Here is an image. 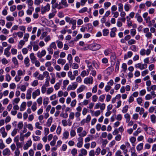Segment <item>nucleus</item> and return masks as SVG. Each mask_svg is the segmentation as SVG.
<instances>
[{"mask_svg":"<svg viewBox=\"0 0 156 156\" xmlns=\"http://www.w3.org/2000/svg\"><path fill=\"white\" fill-rule=\"evenodd\" d=\"M101 47L100 44L96 43L89 44L87 46V48L93 51L98 50L100 49Z\"/></svg>","mask_w":156,"mask_h":156,"instance_id":"1","label":"nucleus"},{"mask_svg":"<svg viewBox=\"0 0 156 156\" xmlns=\"http://www.w3.org/2000/svg\"><path fill=\"white\" fill-rule=\"evenodd\" d=\"M134 66L136 69H139L140 70H143L146 69L147 68V65L146 64L138 63L135 64Z\"/></svg>","mask_w":156,"mask_h":156,"instance_id":"2","label":"nucleus"},{"mask_svg":"<svg viewBox=\"0 0 156 156\" xmlns=\"http://www.w3.org/2000/svg\"><path fill=\"white\" fill-rule=\"evenodd\" d=\"M93 82V78L92 76L87 77L84 80V83L86 84H92Z\"/></svg>","mask_w":156,"mask_h":156,"instance_id":"3","label":"nucleus"},{"mask_svg":"<svg viewBox=\"0 0 156 156\" xmlns=\"http://www.w3.org/2000/svg\"><path fill=\"white\" fill-rule=\"evenodd\" d=\"M50 9V5L49 4L47 3L46 6L41 8V12L42 14H43L46 12L49 11Z\"/></svg>","mask_w":156,"mask_h":156,"instance_id":"4","label":"nucleus"},{"mask_svg":"<svg viewBox=\"0 0 156 156\" xmlns=\"http://www.w3.org/2000/svg\"><path fill=\"white\" fill-rule=\"evenodd\" d=\"M77 86V84L76 83H72V85H69L67 89V90L69 91L71 90H74L75 89Z\"/></svg>","mask_w":156,"mask_h":156,"instance_id":"5","label":"nucleus"},{"mask_svg":"<svg viewBox=\"0 0 156 156\" xmlns=\"http://www.w3.org/2000/svg\"><path fill=\"white\" fill-rule=\"evenodd\" d=\"M46 51L45 50H43L40 52L38 51L37 54V57L40 58H41L42 57L45 56L46 54Z\"/></svg>","mask_w":156,"mask_h":156,"instance_id":"6","label":"nucleus"},{"mask_svg":"<svg viewBox=\"0 0 156 156\" xmlns=\"http://www.w3.org/2000/svg\"><path fill=\"white\" fill-rule=\"evenodd\" d=\"M33 91V89L32 88H29L27 91L26 94V98L27 100H29L31 99V92Z\"/></svg>","mask_w":156,"mask_h":156,"instance_id":"7","label":"nucleus"},{"mask_svg":"<svg viewBox=\"0 0 156 156\" xmlns=\"http://www.w3.org/2000/svg\"><path fill=\"white\" fill-rule=\"evenodd\" d=\"M114 69V68L113 66L108 67L105 71V72L108 75H109L112 73Z\"/></svg>","mask_w":156,"mask_h":156,"instance_id":"8","label":"nucleus"},{"mask_svg":"<svg viewBox=\"0 0 156 156\" xmlns=\"http://www.w3.org/2000/svg\"><path fill=\"white\" fill-rule=\"evenodd\" d=\"M10 153V151L8 148H5L2 151V154L4 156H9Z\"/></svg>","mask_w":156,"mask_h":156,"instance_id":"9","label":"nucleus"},{"mask_svg":"<svg viewBox=\"0 0 156 156\" xmlns=\"http://www.w3.org/2000/svg\"><path fill=\"white\" fill-rule=\"evenodd\" d=\"M135 18L137 19V20L139 23H142L143 21V19L140 14L138 13L136 14Z\"/></svg>","mask_w":156,"mask_h":156,"instance_id":"10","label":"nucleus"},{"mask_svg":"<svg viewBox=\"0 0 156 156\" xmlns=\"http://www.w3.org/2000/svg\"><path fill=\"white\" fill-rule=\"evenodd\" d=\"M116 31V27H113L111 29V31L110 33V35L111 37H115V32Z\"/></svg>","mask_w":156,"mask_h":156,"instance_id":"11","label":"nucleus"},{"mask_svg":"<svg viewBox=\"0 0 156 156\" xmlns=\"http://www.w3.org/2000/svg\"><path fill=\"white\" fill-rule=\"evenodd\" d=\"M32 143V141L30 140L28 141L24 145L23 149L24 150L27 149L28 147L31 145Z\"/></svg>","mask_w":156,"mask_h":156,"instance_id":"12","label":"nucleus"},{"mask_svg":"<svg viewBox=\"0 0 156 156\" xmlns=\"http://www.w3.org/2000/svg\"><path fill=\"white\" fill-rule=\"evenodd\" d=\"M87 87L84 85H82L77 89V92L78 93H80L83 91L84 90L87 89Z\"/></svg>","mask_w":156,"mask_h":156,"instance_id":"13","label":"nucleus"},{"mask_svg":"<svg viewBox=\"0 0 156 156\" xmlns=\"http://www.w3.org/2000/svg\"><path fill=\"white\" fill-rule=\"evenodd\" d=\"M40 91L39 89H37L34 92L32 93V97L34 99H35L37 96H38L40 94Z\"/></svg>","mask_w":156,"mask_h":156,"instance_id":"14","label":"nucleus"},{"mask_svg":"<svg viewBox=\"0 0 156 156\" xmlns=\"http://www.w3.org/2000/svg\"><path fill=\"white\" fill-rule=\"evenodd\" d=\"M62 83V80H59L58 82L57 83L54 85V87L56 90H58L61 85Z\"/></svg>","mask_w":156,"mask_h":156,"instance_id":"15","label":"nucleus"},{"mask_svg":"<svg viewBox=\"0 0 156 156\" xmlns=\"http://www.w3.org/2000/svg\"><path fill=\"white\" fill-rule=\"evenodd\" d=\"M155 131L154 129L151 127H149L148 128V130L147 133L150 135L152 136H154L155 135Z\"/></svg>","mask_w":156,"mask_h":156,"instance_id":"16","label":"nucleus"},{"mask_svg":"<svg viewBox=\"0 0 156 156\" xmlns=\"http://www.w3.org/2000/svg\"><path fill=\"white\" fill-rule=\"evenodd\" d=\"M67 75L71 80H73L75 79V77L73 74L72 72L71 71H69L68 72Z\"/></svg>","mask_w":156,"mask_h":156,"instance_id":"17","label":"nucleus"},{"mask_svg":"<svg viewBox=\"0 0 156 156\" xmlns=\"http://www.w3.org/2000/svg\"><path fill=\"white\" fill-rule=\"evenodd\" d=\"M85 62L87 64L88 69L91 70L93 69L94 68L92 66V63L91 62L88 60H85Z\"/></svg>","mask_w":156,"mask_h":156,"instance_id":"18","label":"nucleus"},{"mask_svg":"<svg viewBox=\"0 0 156 156\" xmlns=\"http://www.w3.org/2000/svg\"><path fill=\"white\" fill-rule=\"evenodd\" d=\"M26 105V103L25 102H23L20 107V111H24L25 109Z\"/></svg>","mask_w":156,"mask_h":156,"instance_id":"19","label":"nucleus"},{"mask_svg":"<svg viewBox=\"0 0 156 156\" xmlns=\"http://www.w3.org/2000/svg\"><path fill=\"white\" fill-rule=\"evenodd\" d=\"M34 10V8L32 6L29 7V9L27 11V13L28 15H31Z\"/></svg>","mask_w":156,"mask_h":156,"instance_id":"20","label":"nucleus"},{"mask_svg":"<svg viewBox=\"0 0 156 156\" xmlns=\"http://www.w3.org/2000/svg\"><path fill=\"white\" fill-rule=\"evenodd\" d=\"M29 62L30 59L28 57H26L25 58L24 62L26 67H28L30 66V64Z\"/></svg>","mask_w":156,"mask_h":156,"instance_id":"21","label":"nucleus"},{"mask_svg":"<svg viewBox=\"0 0 156 156\" xmlns=\"http://www.w3.org/2000/svg\"><path fill=\"white\" fill-rule=\"evenodd\" d=\"M57 63L59 64L64 65L66 62V60L62 58H59L57 60Z\"/></svg>","mask_w":156,"mask_h":156,"instance_id":"22","label":"nucleus"},{"mask_svg":"<svg viewBox=\"0 0 156 156\" xmlns=\"http://www.w3.org/2000/svg\"><path fill=\"white\" fill-rule=\"evenodd\" d=\"M133 55V53L131 51H129L127 52V55H125L124 56V59H126L128 58H131Z\"/></svg>","mask_w":156,"mask_h":156,"instance_id":"23","label":"nucleus"},{"mask_svg":"<svg viewBox=\"0 0 156 156\" xmlns=\"http://www.w3.org/2000/svg\"><path fill=\"white\" fill-rule=\"evenodd\" d=\"M67 59L69 61V62L70 64V66H71V65H72V63L73 62V60L71 54H69L68 55Z\"/></svg>","mask_w":156,"mask_h":156,"instance_id":"24","label":"nucleus"},{"mask_svg":"<svg viewBox=\"0 0 156 156\" xmlns=\"http://www.w3.org/2000/svg\"><path fill=\"white\" fill-rule=\"evenodd\" d=\"M69 136V133L68 131H65L63 134V137L62 139H67L68 138Z\"/></svg>","mask_w":156,"mask_h":156,"instance_id":"25","label":"nucleus"},{"mask_svg":"<svg viewBox=\"0 0 156 156\" xmlns=\"http://www.w3.org/2000/svg\"><path fill=\"white\" fill-rule=\"evenodd\" d=\"M30 57L32 62L37 59V58L34 55V53H32L30 54Z\"/></svg>","mask_w":156,"mask_h":156,"instance_id":"26","label":"nucleus"},{"mask_svg":"<svg viewBox=\"0 0 156 156\" xmlns=\"http://www.w3.org/2000/svg\"><path fill=\"white\" fill-rule=\"evenodd\" d=\"M124 117L126 119V122L127 123L129 122L130 119V116L129 114L127 113L124 115Z\"/></svg>","mask_w":156,"mask_h":156,"instance_id":"27","label":"nucleus"},{"mask_svg":"<svg viewBox=\"0 0 156 156\" xmlns=\"http://www.w3.org/2000/svg\"><path fill=\"white\" fill-rule=\"evenodd\" d=\"M130 49L134 52H136L138 51V48L135 45H133L130 46Z\"/></svg>","mask_w":156,"mask_h":156,"instance_id":"28","label":"nucleus"},{"mask_svg":"<svg viewBox=\"0 0 156 156\" xmlns=\"http://www.w3.org/2000/svg\"><path fill=\"white\" fill-rule=\"evenodd\" d=\"M56 43H57L58 47L59 48H62L63 46V44L62 42L58 40L56 41Z\"/></svg>","mask_w":156,"mask_h":156,"instance_id":"29","label":"nucleus"},{"mask_svg":"<svg viewBox=\"0 0 156 156\" xmlns=\"http://www.w3.org/2000/svg\"><path fill=\"white\" fill-rule=\"evenodd\" d=\"M52 119L53 118L52 117H50L48 119L46 123L47 126L49 127L51 125L52 122Z\"/></svg>","mask_w":156,"mask_h":156,"instance_id":"30","label":"nucleus"},{"mask_svg":"<svg viewBox=\"0 0 156 156\" xmlns=\"http://www.w3.org/2000/svg\"><path fill=\"white\" fill-rule=\"evenodd\" d=\"M150 118L151 122L154 123H155L156 122L155 115L154 114L152 115H151Z\"/></svg>","mask_w":156,"mask_h":156,"instance_id":"31","label":"nucleus"},{"mask_svg":"<svg viewBox=\"0 0 156 156\" xmlns=\"http://www.w3.org/2000/svg\"><path fill=\"white\" fill-rule=\"evenodd\" d=\"M17 75L21 76L22 75H24L25 73V71L24 70L23 71L22 70H18L17 72Z\"/></svg>","mask_w":156,"mask_h":156,"instance_id":"32","label":"nucleus"},{"mask_svg":"<svg viewBox=\"0 0 156 156\" xmlns=\"http://www.w3.org/2000/svg\"><path fill=\"white\" fill-rule=\"evenodd\" d=\"M4 55L6 56L7 57H9L11 55V53L9 52V50L5 49L4 52Z\"/></svg>","mask_w":156,"mask_h":156,"instance_id":"33","label":"nucleus"},{"mask_svg":"<svg viewBox=\"0 0 156 156\" xmlns=\"http://www.w3.org/2000/svg\"><path fill=\"white\" fill-rule=\"evenodd\" d=\"M87 27L88 31H91L93 29V27L92 24L90 23H89L87 24Z\"/></svg>","mask_w":156,"mask_h":156,"instance_id":"34","label":"nucleus"},{"mask_svg":"<svg viewBox=\"0 0 156 156\" xmlns=\"http://www.w3.org/2000/svg\"><path fill=\"white\" fill-rule=\"evenodd\" d=\"M69 83V81L68 80H66L63 81V87L65 89L66 87V86Z\"/></svg>","mask_w":156,"mask_h":156,"instance_id":"35","label":"nucleus"},{"mask_svg":"<svg viewBox=\"0 0 156 156\" xmlns=\"http://www.w3.org/2000/svg\"><path fill=\"white\" fill-rule=\"evenodd\" d=\"M26 3L27 4L28 7H29L33 5L34 2L32 0H27Z\"/></svg>","mask_w":156,"mask_h":156,"instance_id":"36","label":"nucleus"},{"mask_svg":"<svg viewBox=\"0 0 156 156\" xmlns=\"http://www.w3.org/2000/svg\"><path fill=\"white\" fill-rule=\"evenodd\" d=\"M103 34L104 36H107L108 35L109 31L108 29H104L103 30Z\"/></svg>","mask_w":156,"mask_h":156,"instance_id":"37","label":"nucleus"},{"mask_svg":"<svg viewBox=\"0 0 156 156\" xmlns=\"http://www.w3.org/2000/svg\"><path fill=\"white\" fill-rule=\"evenodd\" d=\"M20 99L19 98H15L12 101V103L13 105H15V104H17L20 101Z\"/></svg>","mask_w":156,"mask_h":156,"instance_id":"38","label":"nucleus"},{"mask_svg":"<svg viewBox=\"0 0 156 156\" xmlns=\"http://www.w3.org/2000/svg\"><path fill=\"white\" fill-rule=\"evenodd\" d=\"M33 64H34L35 66L37 67H39L40 66V63L38 60H37L36 59L34 62H32Z\"/></svg>","mask_w":156,"mask_h":156,"instance_id":"39","label":"nucleus"},{"mask_svg":"<svg viewBox=\"0 0 156 156\" xmlns=\"http://www.w3.org/2000/svg\"><path fill=\"white\" fill-rule=\"evenodd\" d=\"M6 19L7 21H13L14 20V17L10 15L7 16Z\"/></svg>","mask_w":156,"mask_h":156,"instance_id":"40","label":"nucleus"},{"mask_svg":"<svg viewBox=\"0 0 156 156\" xmlns=\"http://www.w3.org/2000/svg\"><path fill=\"white\" fill-rule=\"evenodd\" d=\"M143 144L141 143L139 144L136 147V149L137 150L140 151L141 150L143 147Z\"/></svg>","mask_w":156,"mask_h":156,"instance_id":"41","label":"nucleus"},{"mask_svg":"<svg viewBox=\"0 0 156 156\" xmlns=\"http://www.w3.org/2000/svg\"><path fill=\"white\" fill-rule=\"evenodd\" d=\"M118 10L119 12H122L123 10V5L121 3L118 4Z\"/></svg>","mask_w":156,"mask_h":156,"instance_id":"42","label":"nucleus"},{"mask_svg":"<svg viewBox=\"0 0 156 156\" xmlns=\"http://www.w3.org/2000/svg\"><path fill=\"white\" fill-rule=\"evenodd\" d=\"M92 64L93 66L96 69H98L99 68V65L95 60L93 61Z\"/></svg>","mask_w":156,"mask_h":156,"instance_id":"43","label":"nucleus"},{"mask_svg":"<svg viewBox=\"0 0 156 156\" xmlns=\"http://www.w3.org/2000/svg\"><path fill=\"white\" fill-rule=\"evenodd\" d=\"M136 41L133 39H131L128 42V44L130 45H132L136 44Z\"/></svg>","mask_w":156,"mask_h":156,"instance_id":"44","label":"nucleus"},{"mask_svg":"<svg viewBox=\"0 0 156 156\" xmlns=\"http://www.w3.org/2000/svg\"><path fill=\"white\" fill-rule=\"evenodd\" d=\"M60 52L59 50H58L54 51L53 54V57L55 58H57L58 57V55Z\"/></svg>","mask_w":156,"mask_h":156,"instance_id":"45","label":"nucleus"},{"mask_svg":"<svg viewBox=\"0 0 156 156\" xmlns=\"http://www.w3.org/2000/svg\"><path fill=\"white\" fill-rule=\"evenodd\" d=\"M49 47L52 48H53L54 49H56L57 48V47L55 42H52L50 45Z\"/></svg>","mask_w":156,"mask_h":156,"instance_id":"46","label":"nucleus"},{"mask_svg":"<svg viewBox=\"0 0 156 156\" xmlns=\"http://www.w3.org/2000/svg\"><path fill=\"white\" fill-rule=\"evenodd\" d=\"M71 153L73 156H75L77 153V150L76 148H73L71 150Z\"/></svg>","mask_w":156,"mask_h":156,"instance_id":"47","label":"nucleus"},{"mask_svg":"<svg viewBox=\"0 0 156 156\" xmlns=\"http://www.w3.org/2000/svg\"><path fill=\"white\" fill-rule=\"evenodd\" d=\"M61 117L63 118H66L68 116V115L67 112L64 113L63 112H62L60 115Z\"/></svg>","mask_w":156,"mask_h":156,"instance_id":"48","label":"nucleus"},{"mask_svg":"<svg viewBox=\"0 0 156 156\" xmlns=\"http://www.w3.org/2000/svg\"><path fill=\"white\" fill-rule=\"evenodd\" d=\"M120 65V63L119 61H117L115 64V71L116 72H117L119 70V66Z\"/></svg>","mask_w":156,"mask_h":156,"instance_id":"49","label":"nucleus"},{"mask_svg":"<svg viewBox=\"0 0 156 156\" xmlns=\"http://www.w3.org/2000/svg\"><path fill=\"white\" fill-rule=\"evenodd\" d=\"M145 36L147 39H151L152 38V34L151 32H149L146 34L145 35Z\"/></svg>","mask_w":156,"mask_h":156,"instance_id":"50","label":"nucleus"},{"mask_svg":"<svg viewBox=\"0 0 156 156\" xmlns=\"http://www.w3.org/2000/svg\"><path fill=\"white\" fill-rule=\"evenodd\" d=\"M33 49L34 51H36L38 50L39 48V47L38 45L35 44V43L33 44Z\"/></svg>","mask_w":156,"mask_h":156,"instance_id":"51","label":"nucleus"},{"mask_svg":"<svg viewBox=\"0 0 156 156\" xmlns=\"http://www.w3.org/2000/svg\"><path fill=\"white\" fill-rule=\"evenodd\" d=\"M26 127H27V128L29 129L31 131H32L33 130V127L32 125L31 124H27V123H26Z\"/></svg>","mask_w":156,"mask_h":156,"instance_id":"52","label":"nucleus"},{"mask_svg":"<svg viewBox=\"0 0 156 156\" xmlns=\"http://www.w3.org/2000/svg\"><path fill=\"white\" fill-rule=\"evenodd\" d=\"M122 152L120 150H117L115 154V156H123L122 154Z\"/></svg>","mask_w":156,"mask_h":156,"instance_id":"53","label":"nucleus"},{"mask_svg":"<svg viewBox=\"0 0 156 156\" xmlns=\"http://www.w3.org/2000/svg\"><path fill=\"white\" fill-rule=\"evenodd\" d=\"M29 37V34L28 33H26L24 34L23 37V39L26 42L28 41V38Z\"/></svg>","mask_w":156,"mask_h":156,"instance_id":"54","label":"nucleus"},{"mask_svg":"<svg viewBox=\"0 0 156 156\" xmlns=\"http://www.w3.org/2000/svg\"><path fill=\"white\" fill-rule=\"evenodd\" d=\"M72 68L73 69H77L79 68V65L78 64L76 63H72Z\"/></svg>","mask_w":156,"mask_h":156,"instance_id":"55","label":"nucleus"},{"mask_svg":"<svg viewBox=\"0 0 156 156\" xmlns=\"http://www.w3.org/2000/svg\"><path fill=\"white\" fill-rule=\"evenodd\" d=\"M54 89L52 87H50L48 89L47 91V94H49L53 92Z\"/></svg>","mask_w":156,"mask_h":156,"instance_id":"56","label":"nucleus"},{"mask_svg":"<svg viewBox=\"0 0 156 156\" xmlns=\"http://www.w3.org/2000/svg\"><path fill=\"white\" fill-rule=\"evenodd\" d=\"M80 151L81 152V154H83L84 155L86 156L87 154V151L83 148H82L80 150Z\"/></svg>","mask_w":156,"mask_h":156,"instance_id":"57","label":"nucleus"},{"mask_svg":"<svg viewBox=\"0 0 156 156\" xmlns=\"http://www.w3.org/2000/svg\"><path fill=\"white\" fill-rule=\"evenodd\" d=\"M5 79L8 82H9L11 80V77L9 74L7 73L5 75Z\"/></svg>","mask_w":156,"mask_h":156,"instance_id":"58","label":"nucleus"},{"mask_svg":"<svg viewBox=\"0 0 156 156\" xmlns=\"http://www.w3.org/2000/svg\"><path fill=\"white\" fill-rule=\"evenodd\" d=\"M37 103L36 102H34L33 103V105L31 107V109L33 112H34L37 109Z\"/></svg>","mask_w":156,"mask_h":156,"instance_id":"59","label":"nucleus"},{"mask_svg":"<svg viewBox=\"0 0 156 156\" xmlns=\"http://www.w3.org/2000/svg\"><path fill=\"white\" fill-rule=\"evenodd\" d=\"M61 3L66 7H67L68 6V4L67 3L66 0H62L61 1Z\"/></svg>","mask_w":156,"mask_h":156,"instance_id":"60","label":"nucleus"},{"mask_svg":"<svg viewBox=\"0 0 156 156\" xmlns=\"http://www.w3.org/2000/svg\"><path fill=\"white\" fill-rule=\"evenodd\" d=\"M136 33V31L135 29H132L130 30V34L132 37H134Z\"/></svg>","mask_w":156,"mask_h":156,"instance_id":"61","label":"nucleus"},{"mask_svg":"<svg viewBox=\"0 0 156 156\" xmlns=\"http://www.w3.org/2000/svg\"><path fill=\"white\" fill-rule=\"evenodd\" d=\"M105 98V96L104 95H101L99 98V101L103 102Z\"/></svg>","mask_w":156,"mask_h":156,"instance_id":"62","label":"nucleus"},{"mask_svg":"<svg viewBox=\"0 0 156 156\" xmlns=\"http://www.w3.org/2000/svg\"><path fill=\"white\" fill-rule=\"evenodd\" d=\"M91 119V117L90 115H87V118L85 119V122L88 123L90 121V119Z\"/></svg>","mask_w":156,"mask_h":156,"instance_id":"63","label":"nucleus"},{"mask_svg":"<svg viewBox=\"0 0 156 156\" xmlns=\"http://www.w3.org/2000/svg\"><path fill=\"white\" fill-rule=\"evenodd\" d=\"M130 9L129 5L128 4H126L124 5V9L126 11H128Z\"/></svg>","mask_w":156,"mask_h":156,"instance_id":"64","label":"nucleus"}]
</instances>
